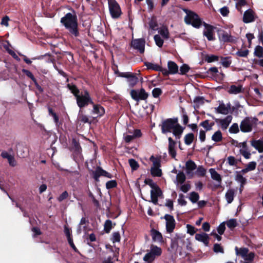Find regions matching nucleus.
I'll list each match as a JSON object with an SVG mask.
<instances>
[{
  "mask_svg": "<svg viewBox=\"0 0 263 263\" xmlns=\"http://www.w3.org/2000/svg\"><path fill=\"white\" fill-rule=\"evenodd\" d=\"M60 23L71 36L78 37L80 35L78 17L75 13H66L61 18Z\"/></svg>",
  "mask_w": 263,
  "mask_h": 263,
  "instance_id": "nucleus-1",
  "label": "nucleus"
},
{
  "mask_svg": "<svg viewBox=\"0 0 263 263\" xmlns=\"http://www.w3.org/2000/svg\"><path fill=\"white\" fill-rule=\"evenodd\" d=\"M49 115L51 116L54 120V122L57 127H60L62 125V122L59 121V118L58 115L53 111V110L50 107L48 108Z\"/></svg>",
  "mask_w": 263,
  "mask_h": 263,
  "instance_id": "nucleus-29",
  "label": "nucleus"
},
{
  "mask_svg": "<svg viewBox=\"0 0 263 263\" xmlns=\"http://www.w3.org/2000/svg\"><path fill=\"white\" fill-rule=\"evenodd\" d=\"M228 163L231 166H236L238 163V160L234 156H230L227 158Z\"/></svg>",
  "mask_w": 263,
  "mask_h": 263,
  "instance_id": "nucleus-58",
  "label": "nucleus"
},
{
  "mask_svg": "<svg viewBox=\"0 0 263 263\" xmlns=\"http://www.w3.org/2000/svg\"><path fill=\"white\" fill-rule=\"evenodd\" d=\"M184 11L186 14L184 17V22L187 25H192L193 27L197 29L200 28L202 25H203L204 22L197 13L187 9H184Z\"/></svg>",
  "mask_w": 263,
  "mask_h": 263,
  "instance_id": "nucleus-2",
  "label": "nucleus"
},
{
  "mask_svg": "<svg viewBox=\"0 0 263 263\" xmlns=\"http://www.w3.org/2000/svg\"><path fill=\"white\" fill-rule=\"evenodd\" d=\"M249 53V50L246 49L244 50H238L235 54L239 57L246 58L248 57Z\"/></svg>",
  "mask_w": 263,
  "mask_h": 263,
  "instance_id": "nucleus-57",
  "label": "nucleus"
},
{
  "mask_svg": "<svg viewBox=\"0 0 263 263\" xmlns=\"http://www.w3.org/2000/svg\"><path fill=\"white\" fill-rule=\"evenodd\" d=\"M128 163L133 171L138 170L139 167V163L134 159H129Z\"/></svg>",
  "mask_w": 263,
  "mask_h": 263,
  "instance_id": "nucleus-46",
  "label": "nucleus"
},
{
  "mask_svg": "<svg viewBox=\"0 0 263 263\" xmlns=\"http://www.w3.org/2000/svg\"><path fill=\"white\" fill-rule=\"evenodd\" d=\"M206 170L202 165L199 166L197 168L196 174L199 177H204L206 174Z\"/></svg>",
  "mask_w": 263,
  "mask_h": 263,
  "instance_id": "nucleus-49",
  "label": "nucleus"
},
{
  "mask_svg": "<svg viewBox=\"0 0 263 263\" xmlns=\"http://www.w3.org/2000/svg\"><path fill=\"white\" fill-rule=\"evenodd\" d=\"M212 140L216 142H219L222 140V135L219 130L216 131L212 136Z\"/></svg>",
  "mask_w": 263,
  "mask_h": 263,
  "instance_id": "nucleus-40",
  "label": "nucleus"
},
{
  "mask_svg": "<svg viewBox=\"0 0 263 263\" xmlns=\"http://www.w3.org/2000/svg\"><path fill=\"white\" fill-rule=\"evenodd\" d=\"M130 94L132 99L136 101L145 100L149 96L148 93L143 88H141L139 90L132 89Z\"/></svg>",
  "mask_w": 263,
  "mask_h": 263,
  "instance_id": "nucleus-8",
  "label": "nucleus"
},
{
  "mask_svg": "<svg viewBox=\"0 0 263 263\" xmlns=\"http://www.w3.org/2000/svg\"><path fill=\"white\" fill-rule=\"evenodd\" d=\"M60 170L61 171H64L65 172L69 173V174H70V175L72 176H73L76 179H78L80 177V174L79 172L78 171H69L68 170H66V169H61Z\"/></svg>",
  "mask_w": 263,
  "mask_h": 263,
  "instance_id": "nucleus-61",
  "label": "nucleus"
},
{
  "mask_svg": "<svg viewBox=\"0 0 263 263\" xmlns=\"http://www.w3.org/2000/svg\"><path fill=\"white\" fill-rule=\"evenodd\" d=\"M72 145L74 151L76 153L79 154L81 152V151H82L81 147L80 145L79 141H77L76 139L73 138L72 139Z\"/></svg>",
  "mask_w": 263,
  "mask_h": 263,
  "instance_id": "nucleus-37",
  "label": "nucleus"
},
{
  "mask_svg": "<svg viewBox=\"0 0 263 263\" xmlns=\"http://www.w3.org/2000/svg\"><path fill=\"white\" fill-rule=\"evenodd\" d=\"M240 145V147H242V148L239 150L240 154L242 155L245 159H250L251 154L248 147L247 141L241 142Z\"/></svg>",
  "mask_w": 263,
  "mask_h": 263,
  "instance_id": "nucleus-18",
  "label": "nucleus"
},
{
  "mask_svg": "<svg viewBox=\"0 0 263 263\" xmlns=\"http://www.w3.org/2000/svg\"><path fill=\"white\" fill-rule=\"evenodd\" d=\"M190 69V66L186 64H183L180 67V74L181 75H184L189 72Z\"/></svg>",
  "mask_w": 263,
  "mask_h": 263,
  "instance_id": "nucleus-56",
  "label": "nucleus"
},
{
  "mask_svg": "<svg viewBox=\"0 0 263 263\" xmlns=\"http://www.w3.org/2000/svg\"><path fill=\"white\" fill-rule=\"evenodd\" d=\"M148 24L151 29L153 30H157L158 29V24L156 18L153 17Z\"/></svg>",
  "mask_w": 263,
  "mask_h": 263,
  "instance_id": "nucleus-47",
  "label": "nucleus"
},
{
  "mask_svg": "<svg viewBox=\"0 0 263 263\" xmlns=\"http://www.w3.org/2000/svg\"><path fill=\"white\" fill-rule=\"evenodd\" d=\"M204 100L203 97L197 96L194 98L193 102L197 105H200L204 104Z\"/></svg>",
  "mask_w": 263,
  "mask_h": 263,
  "instance_id": "nucleus-60",
  "label": "nucleus"
},
{
  "mask_svg": "<svg viewBox=\"0 0 263 263\" xmlns=\"http://www.w3.org/2000/svg\"><path fill=\"white\" fill-rule=\"evenodd\" d=\"M200 126L203 127L206 131H209L211 130V127L209 125V120H205L202 122H201L199 124Z\"/></svg>",
  "mask_w": 263,
  "mask_h": 263,
  "instance_id": "nucleus-62",
  "label": "nucleus"
},
{
  "mask_svg": "<svg viewBox=\"0 0 263 263\" xmlns=\"http://www.w3.org/2000/svg\"><path fill=\"white\" fill-rule=\"evenodd\" d=\"M239 131L238 125L237 123H233L229 128V132L231 133L237 134Z\"/></svg>",
  "mask_w": 263,
  "mask_h": 263,
  "instance_id": "nucleus-63",
  "label": "nucleus"
},
{
  "mask_svg": "<svg viewBox=\"0 0 263 263\" xmlns=\"http://www.w3.org/2000/svg\"><path fill=\"white\" fill-rule=\"evenodd\" d=\"M184 129V127H182L178 122L177 124H176V126H175V127L172 131L176 138L180 139Z\"/></svg>",
  "mask_w": 263,
  "mask_h": 263,
  "instance_id": "nucleus-26",
  "label": "nucleus"
},
{
  "mask_svg": "<svg viewBox=\"0 0 263 263\" xmlns=\"http://www.w3.org/2000/svg\"><path fill=\"white\" fill-rule=\"evenodd\" d=\"M251 145L254 147L259 153L263 152V141L261 140H252Z\"/></svg>",
  "mask_w": 263,
  "mask_h": 263,
  "instance_id": "nucleus-24",
  "label": "nucleus"
},
{
  "mask_svg": "<svg viewBox=\"0 0 263 263\" xmlns=\"http://www.w3.org/2000/svg\"><path fill=\"white\" fill-rule=\"evenodd\" d=\"M254 54L258 58L263 57V47L258 45L255 48Z\"/></svg>",
  "mask_w": 263,
  "mask_h": 263,
  "instance_id": "nucleus-43",
  "label": "nucleus"
},
{
  "mask_svg": "<svg viewBox=\"0 0 263 263\" xmlns=\"http://www.w3.org/2000/svg\"><path fill=\"white\" fill-rule=\"evenodd\" d=\"M203 26L205 27V30L203 32V35L206 37L208 41H214L215 39L214 29H216V28L205 22H203Z\"/></svg>",
  "mask_w": 263,
  "mask_h": 263,
  "instance_id": "nucleus-14",
  "label": "nucleus"
},
{
  "mask_svg": "<svg viewBox=\"0 0 263 263\" xmlns=\"http://www.w3.org/2000/svg\"><path fill=\"white\" fill-rule=\"evenodd\" d=\"M195 136L193 133H189L184 137V143L187 145H190L194 140Z\"/></svg>",
  "mask_w": 263,
  "mask_h": 263,
  "instance_id": "nucleus-35",
  "label": "nucleus"
},
{
  "mask_svg": "<svg viewBox=\"0 0 263 263\" xmlns=\"http://www.w3.org/2000/svg\"><path fill=\"white\" fill-rule=\"evenodd\" d=\"M241 92V87L233 85L231 86L229 92L232 94H237Z\"/></svg>",
  "mask_w": 263,
  "mask_h": 263,
  "instance_id": "nucleus-53",
  "label": "nucleus"
},
{
  "mask_svg": "<svg viewBox=\"0 0 263 263\" xmlns=\"http://www.w3.org/2000/svg\"><path fill=\"white\" fill-rule=\"evenodd\" d=\"M235 250L237 255L241 256L243 258L246 256L247 254H248L249 251V249L245 247L239 248L237 247H235Z\"/></svg>",
  "mask_w": 263,
  "mask_h": 263,
  "instance_id": "nucleus-31",
  "label": "nucleus"
},
{
  "mask_svg": "<svg viewBox=\"0 0 263 263\" xmlns=\"http://www.w3.org/2000/svg\"><path fill=\"white\" fill-rule=\"evenodd\" d=\"M186 179V176L184 173L182 171H179L176 176V182L180 184H183Z\"/></svg>",
  "mask_w": 263,
  "mask_h": 263,
  "instance_id": "nucleus-39",
  "label": "nucleus"
},
{
  "mask_svg": "<svg viewBox=\"0 0 263 263\" xmlns=\"http://www.w3.org/2000/svg\"><path fill=\"white\" fill-rule=\"evenodd\" d=\"M115 73L118 77L127 78L128 85L131 88L134 87L139 81V78L136 76L137 73L130 72H122L118 70H115Z\"/></svg>",
  "mask_w": 263,
  "mask_h": 263,
  "instance_id": "nucleus-5",
  "label": "nucleus"
},
{
  "mask_svg": "<svg viewBox=\"0 0 263 263\" xmlns=\"http://www.w3.org/2000/svg\"><path fill=\"white\" fill-rule=\"evenodd\" d=\"M226 223H227V227L231 230L234 229L238 225L237 220L234 218H232V219H231L228 220L227 221Z\"/></svg>",
  "mask_w": 263,
  "mask_h": 263,
  "instance_id": "nucleus-44",
  "label": "nucleus"
},
{
  "mask_svg": "<svg viewBox=\"0 0 263 263\" xmlns=\"http://www.w3.org/2000/svg\"><path fill=\"white\" fill-rule=\"evenodd\" d=\"M158 32L165 39H168L170 37V33L167 27L163 26L158 30Z\"/></svg>",
  "mask_w": 263,
  "mask_h": 263,
  "instance_id": "nucleus-34",
  "label": "nucleus"
},
{
  "mask_svg": "<svg viewBox=\"0 0 263 263\" xmlns=\"http://www.w3.org/2000/svg\"><path fill=\"white\" fill-rule=\"evenodd\" d=\"M230 108V104H228L227 106L224 103L220 104L219 105L215 108V110L217 113L227 115L229 112V110Z\"/></svg>",
  "mask_w": 263,
  "mask_h": 263,
  "instance_id": "nucleus-23",
  "label": "nucleus"
},
{
  "mask_svg": "<svg viewBox=\"0 0 263 263\" xmlns=\"http://www.w3.org/2000/svg\"><path fill=\"white\" fill-rule=\"evenodd\" d=\"M144 65L146 66L147 69L154 70L156 71L162 72V67L157 64H154L148 62H144Z\"/></svg>",
  "mask_w": 263,
  "mask_h": 263,
  "instance_id": "nucleus-30",
  "label": "nucleus"
},
{
  "mask_svg": "<svg viewBox=\"0 0 263 263\" xmlns=\"http://www.w3.org/2000/svg\"><path fill=\"white\" fill-rule=\"evenodd\" d=\"M130 44L131 47L140 54L144 53L145 45V40L144 38L133 39Z\"/></svg>",
  "mask_w": 263,
  "mask_h": 263,
  "instance_id": "nucleus-9",
  "label": "nucleus"
},
{
  "mask_svg": "<svg viewBox=\"0 0 263 263\" xmlns=\"http://www.w3.org/2000/svg\"><path fill=\"white\" fill-rule=\"evenodd\" d=\"M112 228V221L109 219L105 221L104 226V230L106 233H109Z\"/></svg>",
  "mask_w": 263,
  "mask_h": 263,
  "instance_id": "nucleus-48",
  "label": "nucleus"
},
{
  "mask_svg": "<svg viewBox=\"0 0 263 263\" xmlns=\"http://www.w3.org/2000/svg\"><path fill=\"white\" fill-rule=\"evenodd\" d=\"M142 133L139 129L134 130V134L133 135H128L124 134L123 139L126 143H129L135 139L140 138L142 136Z\"/></svg>",
  "mask_w": 263,
  "mask_h": 263,
  "instance_id": "nucleus-17",
  "label": "nucleus"
},
{
  "mask_svg": "<svg viewBox=\"0 0 263 263\" xmlns=\"http://www.w3.org/2000/svg\"><path fill=\"white\" fill-rule=\"evenodd\" d=\"M218 72V68L216 67H212L210 68L205 73L207 77L212 78L215 77Z\"/></svg>",
  "mask_w": 263,
  "mask_h": 263,
  "instance_id": "nucleus-41",
  "label": "nucleus"
},
{
  "mask_svg": "<svg viewBox=\"0 0 263 263\" xmlns=\"http://www.w3.org/2000/svg\"><path fill=\"white\" fill-rule=\"evenodd\" d=\"M164 218L166 220V229L167 232L168 233L173 232L176 226V222L174 217L170 214H165Z\"/></svg>",
  "mask_w": 263,
  "mask_h": 263,
  "instance_id": "nucleus-16",
  "label": "nucleus"
},
{
  "mask_svg": "<svg viewBox=\"0 0 263 263\" xmlns=\"http://www.w3.org/2000/svg\"><path fill=\"white\" fill-rule=\"evenodd\" d=\"M163 195L162 191L160 187L157 185L151 191V200L149 202H153L154 204H158V198Z\"/></svg>",
  "mask_w": 263,
  "mask_h": 263,
  "instance_id": "nucleus-15",
  "label": "nucleus"
},
{
  "mask_svg": "<svg viewBox=\"0 0 263 263\" xmlns=\"http://www.w3.org/2000/svg\"><path fill=\"white\" fill-rule=\"evenodd\" d=\"M67 87L75 98L77 97V96L80 94L79 89L74 84L72 83H68L67 84Z\"/></svg>",
  "mask_w": 263,
  "mask_h": 263,
  "instance_id": "nucleus-28",
  "label": "nucleus"
},
{
  "mask_svg": "<svg viewBox=\"0 0 263 263\" xmlns=\"http://www.w3.org/2000/svg\"><path fill=\"white\" fill-rule=\"evenodd\" d=\"M151 235L152 236L153 240L155 241L159 242H163V237L161 233L158 231L153 229L151 230Z\"/></svg>",
  "mask_w": 263,
  "mask_h": 263,
  "instance_id": "nucleus-27",
  "label": "nucleus"
},
{
  "mask_svg": "<svg viewBox=\"0 0 263 263\" xmlns=\"http://www.w3.org/2000/svg\"><path fill=\"white\" fill-rule=\"evenodd\" d=\"M178 122V119L177 117L168 118L163 120L161 125V132L163 134L172 132V130L175 127V126H176V124Z\"/></svg>",
  "mask_w": 263,
  "mask_h": 263,
  "instance_id": "nucleus-6",
  "label": "nucleus"
},
{
  "mask_svg": "<svg viewBox=\"0 0 263 263\" xmlns=\"http://www.w3.org/2000/svg\"><path fill=\"white\" fill-rule=\"evenodd\" d=\"M205 61L208 63H212L217 61L219 60V57L214 54H206L204 58Z\"/></svg>",
  "mask_w": 263,
  "mask_h": 263,
  "instance_id": "nucleus-45",
  "label": "nucleus"
},
{
  "mask_svg": "<svg viewBox=\"0 0 263 263\" xmlns=\"http://www.w3.org/2000/svg\"><path fill=\"white\" fill-rule=\"evenodd\" d=\"M77 104L80 108L86 107L88 105L93 104V101L89 92L87 89L83 90L81 93L76 98Z\"/></svg>",
  "mask_w": 263,
  "mask_h": 263,
  "instance_id": "nucleus-3",
  "label": "nucleus"
},
{
  "mask_svg": "<svg viewBox=\"0 0 263 263\" xmlns=\"http://www.w3.org/2000/svg\"><path fill=\"white\" fill-rule=\"evenodd\" d=\"M217 31L219 40L223 42L235 43L236 42V37L231 35L230 33L226 31L221 29H218Z\"/></svg>",
  "mask_w": 263,
  "mask_h": 263,
  "instance_id": "nucleus-10",
  "label": "nucleus"
},
{
  "mask_svg": "<svg viewBox=\"0 0 263 263\" xmlns=\"http://www.w3.org/2000/svg\"><path fill=\"white\" fill-rule=\"evenodd\" d=\"M168 154L173 158H175L176 156V152L175 150L176 142L171 138H168Z\"/></svg>",
  "mask_w": 263,
  "mask_h": 263,
  "instance_id": "nucleus-20",
  "label": "nucleus"
},
{
  "mask_svg": "<svg viewBox=\"0 0 263 263\" xmlns=\"http://www.w3.org/2000/svg\"><path fill=\"white\" fill-rule=\"evenodd\" d=\"M151 173L154 177H161L162 174L161 170L159 167H152Z\"/></svg>",
  "mask_w": 263,
  "mask_h": 263,
  "instance_id": "nucleus-42",
  "label": "nucleus"
},
{
  "mask_svg": "<svg viewBox=\"0 0 263 263\" xmlns=\"http://www.w3.org/2000/svg\"><path fill=\"white\" fill-rule=\"evenodd\" d=\"M254 13L252 9L246 10L243 16V22L245 23H249L255 21Z\"/></svg>",
  "mask_w": 263,
  "mask_h": 263,
  "instance_id": "nucleus-19",
  "label": "nucleus"
},
{
  "mask_svg": "<svg viewBox=\"0 0 263 263\" xmlns=\"http://www.w3.org/2000/svg\"><path fill=\"white\" fill-rule=\"evenodd\" d=\"M234 192L232 189H229L225 195L226 199L228 203H231L232 202L234 199Z\"/></svg>",
  "mask_w": 263,
  "mask_h": 263,
  "instance_id": "nucleus-38",
  "label": "nucleus"
},
{
  "mask_svg": "<svg viewBox=\"0 0 263 263\" xmlns=\"http://www.w3.org/2000/svg\"><path fill=\"white\" fill-rule=\"evenodd\" d=\"M162 93V91L160 88H155L152 90V95L155 98L159 97Z\"/></svg>",
  "mask_w": 263,
  "mask_h": 263,
  "instance_id": "nucleus-64",
  "label": "nucleus"
},
{
  "mask_svg": "<svg viewBox=\"0 0 263 263\" xmlns=\"http://www.w3.org/2000/svg\"><path fill=\"white\" fill-rule=\"evenodd\" d=\"M92 176L96 181H99V178L101 176L107 177L108 178H112L113 175L110 173L104 170L101 167L97 166L96 170L92 171Z\"/></svg>",
  "mask_w": 263,
  "mask_h": 263,
  "instance_id": "nucleus-12",
  "label": "nucleus"
},
{
  "mask_svg": "<svg viewBox=\"0 0 263 263\" xmlns=\"http://www.w3.org/2000/svg\"><path fill=\"white\" fill-rule=\"evenodd\" d=\"M168 70L162 67V74L164 77L168 76L169 74H175L178 72V66L177 64L172 61L167 62Z\"/></svg>",
  "mask_w": 263,
  "mask_h": 263,
  "instance_id": "nucleus-11",
  "label": "nucleus"
},
{
  "mask_svg": "<svg viewBox=\"0 0 263 263\" xmlns=\"http://www.w3.org/2000/svg\"><path fill=\"white\" fill-rule=\"evenodd\" d=\"M207 115L208 116L211 117L212 119L215 120L216 123L219 124L221 128L223 130L227 129L232 119V117L230 115L227 116L224 119H220L216 118L214 116L210 114H208Z\"/></svg>",
  "mask_w": 263,
  "mask_h": 263,
  "instance_id": "nucleus-13",
  "label": "nucleus"
},
{
  "mask_svg": "<svg viewBox=\"0 0 263 263\" xmlns=\"http://www.w3.org/2000/svg\"><path fill=\"white\" fill-rule=\"evenodd\" d=\"M231 59V57H221V63L222 66L226 68L229 67L232 63Z\"/></svg>",
  "mask_w": 263,
  "mask_h": 263,
  "instance_id": "nucleus-36",
  "label": "nucleus"
},
{
  "mask_svg": "<svg viewBox=\"0 0 263 263\" xmlns=\"http://www.w3.org/2000/svg\"><path fill=\"white\" fill-rule=\"evenodd\" d=\"M258 120L256 117H247L242 120L240 124V130L243 133H249L253 127L257 126Z\"/></svg>",
  "mask_w": 263,
  "mask_h": 263,
  "instance_id": "nucleus-4",
  "label": "nucleus"
},
{
  "mask_svg": "<svg viewBox=\"0 0 263 263\" xmlns=\"http://www.w3.org/2000/svg\"><path fill=\"white\" fill-rule=\"evenodd\" d=\"M149 252L156 258V257L159 256L161 255L162 250L160 248L156 246L152 245L151 247Z\"/></svg>",
  "mask_w": 263,
  "mask_h": 263,
  "instance_id": "nucleus-33",
  "label": "nucleus"
},
{
  "mask_svg": "<svg viewBox=\"0 0 263 263\" xmlns=\"http://www.w3.org/2000/svg\"><path fill=\"white\" fill-rule=\"evenodd\" d=\"M199 195L197 193L195 192H192L190 193V196L189 197V199L192 202H197L199 200Z\"/></svg>",
  "mask_w": 263,
  "mask_h": 263,
  "instance_id": "nucleus-52",
  "label": "nucleus"
},
{
  "mask_svg": "<svg viewBox=\"0 0 263 263\" xmlns=\"http://www.w3.org/2000/svg\"><path fill=\"white\" fill-rule=\"evenodd\" d=\"M213 251L214 252L218 253H224L223 248L220 244L215 243L213 246Z\"/></svg>",
  "mask_w": 263,
  "mask_h": 263,
  "instance_id": "nucleus-59",
  "label": "nucleus"
},
{
  "mask_svg": "<svg viewBox=\"0 0 263 263\" xmlns=\"http://www.w3.org/2000/svg\"><path fill=\"white\" fill-rule=\"evenodd\" d=\"M236 173H238V172H236ZM235 180L241 183V186H243V185L245 184L247 182L246 179L240 174H237L236 175L235 177Z\"/></svg>",
  "mask_w": 263,
  "mask_h": 263,
  "instance_id": "nucleus-54",
  "label": "nucleus"
},
{
  "mask_svg": "<svg viewBox=\"0 0 263 263\" xmlns=\"http://www.w3.org/2000/svg\"><path fill=\"white\" fill-rule=\"evenodd\" d=\"M109 13L112 18L117 19L120 17L122 11L119 4L116 0H108Z\"/></svg>",
  "mask_w": 263,
  "mask_h": 263,
  "instance_id": "nucleus-7",
  "label": "nucleus"
},
{
  "mask_svg": "<svg viewBox=\"0 0 263 263\" xmlns=\"http://www.w3.org/2000/svg\"><path fill=\"white\" fill-rule=\"evenodd\" d=\"M117 185H118V184H117V182L116 180H109V181H108L106 183V188L107 190L112 189L116 187L117 186Z\"/></svg>",
  "mask_w": 263,
  "mask_h": 263,
  "instance_id": "nucleus-50",
  "label": "nucleus"
},
{
  "mask_svg": "<svg viewBox=\"0 0 263 263\" xmlns=\"http://www.w3.org/2000/svg\"><path fill=\"white\" fill-rule=\"evenodd\" d=\"M91 105L93 106L92 112L95 114L98 115V117H101L105 114V109L101 105L95 104L93 102V104H92Z\"/></svg>",
  "mask_w": 263,
  "mask_h": 263,
  "instance_id": "nucleus-22",
  "label": "nucleus"
},
{
  "mask_svg": "<svg viewBox=\"0 0 263 263\" xmlns=\"http://www.w3.org/2000/svg\"><path fill=\"white\" fill-rule=\"evenodd\" d=\"M209 172L211 174V178L219 183L221 182V177L219 174H218L214 168H211L209 170Z\"/></svg>",
  "mask_w": 263,
  "mask_h": 263,
  "instance_id": "nucleus-32",
  "label": "nucleus"
},
{
  "mask_svg": "<svg viewBox=\"0 0 263 263\" xmlns=\"http://www.w3.org/2000/svg\"><path fill=\"white\" fill-rule=\"evenodd\" d=\"M197 168V165L192 160H189L185 163L186 173L187 175L190 174L192 171Z\"/></svg>",
  "mask_w": 263,
  "mask_h": 263,
  "instance_id": "nucleus-25",
  "label": "nucleus"
},
{
  "mask_svg": "<svg viewBox=\"0 0 263 263\" xmlns=\"http://www.w3.org/2000/svg\"><path fill=\"white\" fill-rule=\"evenodd\" d=\"M154 39L157 46H158L159 47H162L164 43V41L161 39L159 35L156 34L154 35Z\"/></svg>",
  "mask_w": 263,
  "mask_h": 263,
  "instance_id": "nucleus-51",
  "label": "nucleus"
},
{
  "mask_svg": "<svg viewBox=\"0 0 263 263\" xmlns=\"http://www.w3.org/2000/svg\"><path fill=\"white\" fill-rule=\"evenodd\" d=\"M195 239L199 241L203 242L206 246L209 245L210 238L206 233H197L195 235Z\"/></svg>",
  "mask_w": 263,
  "mask_h": 263,
  "instance_id": "nucleus-21",
  "label": "nucleus"
},
{
  "mask_svg": "<svg viewBox=\"0 0 263 263\" xmlns=\"http://www.w3.org/2000/svg\"><path fill=\"white\" fill-rule=\"evenodd\" d=\"M155 258H156L154 256H153L150 252H148L144 255L143 260L148 263H152Z\"/></svg>",
  "mask_w": 263,
  "mask_h": 263,
  "instance_id": "nucleus-55",
  "label": "nucleus"
}]
</instances>
